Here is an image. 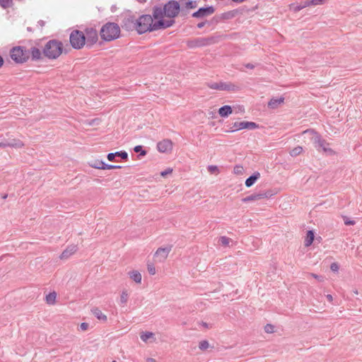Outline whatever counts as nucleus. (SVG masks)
I'll use <instances>...</instances> for the list:
<instances>
[{
    "label": "nucleus",
    "mask_w": 362,
    "mask_h": 362,
    "mask_svg": "<svg viewBox=\"0 0 362 362\" xmlns=\"http://www.w3.org/2000/svg\"><path fill=\"white\" fill-rule=\"evenodd\" d=\"M180 11V1L176 0H169L165 4H159L151 8V13L154 19L162 20L163 21H172L175 23V18L179 16Z\"/></svg>",
    "instance_id": "1"
},
{
    "label": "nucleus",
    "mask_w": 362,
    "mask_h": 362,
    "mask_svg": "<svg viewBox=\"0 0 362 362\" xmlns=\"http://www.w3.org/2000/svg\"><path fill=\"white\" fill-rule=\"evenodd\" d=\"M173 23L172 21H163L162 20L154 19L153 14H143L137 18L136 32L141 35L147 32L165 30L170 28Z\"/></svg>",
    "instance_id": "2"
},
{
    "label": "nucleus",
    "mask_w": 362,
    "mask_h": 362,
    "mask_svg": "<svg viewBox=\"0 0 362 362\" xmlns=\"http://www.w3.org/2000/svg\"><path fill=\"white\" fill-rule=\"evenodd\" d=\"M63 51L62 42L55 39L47 42L42 49L44 56L49 59H57L63 53Z\"/></svg>",
    "instance_id": "3"
},
{
    "label": "nucleus",
    "mask_w": 362,
    "mask_h": 362,
    "mask_svg": "<svg viewBox=\"0 0 362 362\" xmlns=\"http://www.w3.org/2000/svg\"><path fill=\"white\" fill-rule=\"evenodd\" d=\"M100 35L104 41L115 40L120 36V27L116 23L107 22L102 26Z\"/></svg>",
    "instance_id": "4"
},
{
    "label": "nucleus",
    "mask_w": 362,
    "mask_h": 362,
    "mask_svg": "<svg viewBox=\"0 0 362 362\" xmlns=\"http://www.w3.org/2000/svg\"><path fill=\"white\" fill-rule=\"evenodd\" d=\"M10 57L16 64H23L30 59V52L25 47L16 46L10 50Z\"/></svg>",
    "instance_id": "5"
},
{
    "label": "nucleus",
    "mask_w": 362,
    "mask_h": 362,
    "mask_svg": "<svg viewBox=\"0 0 362 362\" xmlns=\"http://www.w3.org/2000/svg\"><path fill=\"white\" fill-rule=\"evenodd\" d=\"M71 46L75 49H82L86 44L85 33L79 30H74L69 35Z\"/></svg>",
    "instance_id": "6"
},
{
    "label": "nucleus",
    "mask_w": 362,
    "mask_h": 362,
    "mask_svg": "<svg viewBox=\"0 0 362 362\" xmlns=\"http://www.w3.org/2000/svg\"><path fill=\"white\" fill-rule=\"evenodd\" d=\"M207 86L214 90H228L236 92L240 90V86L235 85L232 83H225V82H218V83H207Z\"/></svg>",
    "instance_id": "7"
},
{
    "label": "nucleus",
    "mask_w": 362,
    "mask_h": 362,
    "mask_svg": "<svg viewBox=\"0 0 362 362\" xmlns=\"http://www.w3.org/2000/svg\"><path fill=\"white\" fill-rule=\"evenodd\" d=\"M137 18L134 15L126 14L122 17L121 27L127 31H136Z\"/></svg>",
    "instance_id": "8"
},
{
    "label": "nucleus",
    "mask_w": 362,
    "mask_h": 362,
    "mask_svg": "<svg viewBox=\"0 0 362 362\" xmlns=\"http://www.w3.org/2000/svg\"><path fill=\"white\" fill-rule=\"evenodd\" d=\"M86 47L90 48L98 40V31L93 28H86L84 31Z\"/></svg>",
    "instance_id": "9"
},
{
    "label": "nucleus",
    "mask_w": 362,
    "mask_h": 362,
    "mask_svg": "<svg viewBox=\"0 0 362 362\" xmlns=\"http://www.w3.org/2000/svg\"><path fill=\"white\" fill-rule=\"evenodd\" d=\"M214 37H197L188 40L187 45L189 48H194L209 45L214 43Z\"/></svg>",
    "instance_id": "10"
},
{
    "label": "nucleus",
    "mask_w": 362,
    "mask_h": 362,
    "mask_svg": "<svg viewBox=\"0 0 362 362\" xmlns=\"http://www.w3.org/2000/svg\"><path fill=\"white\" fill-rule=\"evenodd\" d=\"M259 125L254 122H235L233 124L232 129L228 130V132H233L235 131L247 129H255L258 128Z\"/></svg>",
    "instance_id": "11"
},
{
    "label": "nucleus",
    "mask_w": 362,
    "mask_h": 362,
    "mask_svg": "<svg viewBox=\"0 0 362 362\" xmlns=\"http://www.w3.org/2000/svg\"><path fill=\"white\" fill-rule=\"evenodd\" d=\"M313 142L317 150L320 151L322 149L325 153H333L334 151L329 147V144L320 135L316 134L313 138Z\"/></svg>",
    "instance_id": "12"
},
{
    "label": "nucleus",
    "mask_w": 362,
    "mask_h": 362,
    "mask_svg": "<svg viewBox=\"0 0 362 362\" xmlns=\"http://www.w3.org/2000/svg\"><path fill=\"white\" fill-rule=\"evenodd\" d=\"M215 12V8L213 6L206 7H201L197 11L192 14V16L195 18H202L209 16Z\"/></svg>",
    "instance_id": "13"
},
{
    "label": "nucleus",
    "mask_w": 362,
    "mask_h": 362,
    "mask_svg": "<svg viewBox=\"0 0 362 362\" xmlns=\"http://www.w3.org/2000/svg\"><path fill=\"white\" fill-rule=\"evenodd\" d=\"M272 193L270 191L259 192V193H254L242 199L243 202H250L253 201L259 200L264 198H269L272 196Z\"/></svg>",
    "instance_id": "14"
},
{
    "label": "nucleus",
    "mask_w": 362,
    "mask_h": 362,
    "mask_svg": "<svg viewBox=\"0 0 362 362\" xmlns=\"http://www.w3.org/2000/svg\"><path fill=\"white\" fill-rule=\"evenodd\" d=\"M238 14V11L236 9L224 12L221 13L220 16H215L212 18L211 22H215L216 23H217L221 21L230 20L235 18Z\"/></svg>",
    "instance_id": "15"
},
{
    "label": "nucleus",
    "mask_w": 362,
    "mask_h": 362,
    "mask_svg": "<svg viewBox=\"0 0 362 362\" xmlns=\"http://www.w3.org/2000/svg\"><path fill=\"white\" fill-rule=\"evenodd\" d=\"M171 249L172 246L159 247L155 253V257L158 258L159 262H163L167 259Z\"/></svg>",
    "instance_id": "16"
},
{
    "label": "nucleus",
    "mask_w": 362,
    "mask_h": 362,
    "mask_svg": "<svg viewBox=\"0 0 362 362\" xmlns=\"http://www.w3.org/2000/svg\"><path fill=\"white\" fill-rule=\"evenodd\" d=\"M157 149L159 152L167 153L173 149V142L170 139H163L157 144Z\"/></svg>",
    "instance_id": "17"
},
{
    "label": "nucleus",
    "mask_w": 362,
    "mask_h": 362,
    "mask_svg": "<svg viewBox=\"0 0 362 362\" xmlns=\"http://www.w3.org/2000/svg\"><path fill=\"white\" fill-rule=\"evenodd\" d=\"M116 156L120 157L122 160H127L128 159V153L124 151H117L115 153H110L107 156L109 161H114Z\"/></svg>",
    "instance_id": "18"
},
{
    "label": "nucleus",
    "mask_w": 362,
    "mask_h": 362,
    "mask_svg": "<svg viewBox=\"0 0 362 362\" xmlns=\"http://www.w3.org/2000/svg\"><path fill=\"white\" fill-rule=\"evenodd\" d=\"M29 52H30V57H31V59L33 61H37V60H40L42 59V54L43 53L37 47H32L30 48V49H29Z\"/></svg>",
    "instance_id": "19"
},
{
    "label": "nucleus",
    "mask_w": 362,
    "mask_h": 362,
    "mask_svg": "<svg viewBox=\"0 0 362 362\" xmlns=\"http://www.w3.org/2000/svg\"><path fill=\"white\" fill-rule=\"evenodd\" d=\"M78 250L76 245H71L69 246L66 250H64L60 255V258L66 259L69 257L71 255L74 254Z\"/></svg>",
    "instance_id": "20"
},
{
    "label": "nucleus",
    "mask_w": 362,
    "mask_h": 362,
    "mask_svg": "<svg viewBox=\"0 0 362 362\" xmlns=\"http://www.w3.org/2000/svg\"><path fill=\"white\" fill-rule=\"evenodd\" d=\"M260 177V173L259 172L254 173L252 175H250L245 180V186L247 187H250L252 186L255 182Z\"/></svg>",
    "instance_id": "21"
},
{
    "label": "nucleus",
    "mask_w": 362,
    "mask_h": 362,
    "mask_svg": "<svg viewBox=\"0 0 362 362\" xmlns=\"http://www.w3.org/2000/svg\"><path fill=\"white\" fill-rule=\"evenodd\" d=\"M128 275L131 279H132L136 284H141V274L137 270H133L128 272Z\"/></svg>",
    "instance_id": "22"
},
{
    "label": "nucleus",
    "mask_w": 362,
    "mask_h": 362,
    "mask_svg": "<svg viewBox=\"0 0 362 362\" xmlns=\"http://www.w3.org/2000/svg\"><path fill=\"white\" fill-rule=\"evenodd\" d=\"M284 101V98L281 97L279 98H272L268 102V107L270 109H276L278 107V106L283 103Z\"/></svg>",
    "instance_id": "23"
},
{
    "label": "nucleus",
    "mask_w": 362,
    "mask_h": 362,
    "mask_svg": "<svg viewBox=\"0 0 362 362\" xmlns=\"http://www.w3.org/2000/svg\"><path fill=\"white\" fill-rule=\"evenodd\" d=\"M233 112L232 107L230 105H223L218 110V114L222 117H227Z\"/></svg>",
    "instance_id": "24"
},
{
    "label": "nucleus",
    "mask_w": 362,
    "mask_h": 362,
    "mask_svg": "<svg viewBox=\"0 0 362 362\" xmlns=\"http://www.w3.org/2000/svg\"><path fill=\"white\" fill-rule=\"evenodd\" d=\"M24 146L23 143L20 140H13V142L11 143H0V147L6 148V147H16V148H21Z\"/></svg>",
    "instance_id": "25"
},
{
    "label": "nucleus",
    "mask_w": 362,
    "mask_h": 362,
    "mask_svg": "<svg viewBox=\"0 0 362 362\" xmlns=\"http://www.w3.org/2000/svg\"><path fill=\"white\" fill-rule=\"evenodd\" d=\"M91 312L94 315V316L102 321H107V316L102 313V311L98 308H94L91 310Z\"/></svg>",
    "instance_id": "26"
},
{
    "label": "nucleus",
    "mask_w": 362,
    "mask_h": 362,
    "mask_svg": "<svg viewBox=\"0 0 362 362\" xmlns=\"http://www.w3.org/2000/svg\"><path fill=\"white\" fill-rule=\"evenodd\" d=\"M315 238V234L313 230H308L306 237L305 238L304 245L305 247L311 245Z\"/></svg>",
    "instance_id": "27"
},
{
    "label": "nucleus",
    "mask_w": 362,
    "mask_h": 362,
    "mask_svg": "<svg viewBox=\"0 0 362 362\" xmlns=\"http://www.w3.org/2000/svg\"><path fill=\"white\" fill-rule=\"evenodd\" d=\"M105 163L100 160H94L89 163V165L93 168L105 170Z\"/></svg>",
    "instance_id": "28"
},
{
    "label": "nucleus",
    "mask_w": 362,
    "mask_h": 362,
    "mask_svg": "<svg viewBox=\"0 0 362 362\" xmlns=\"http://www.w3.org/2000/svg\"><path fill=\"white\" fill-rule=\"evenodd\" d=\"M57 293L54 292L49 293L46 296V301L49 305H53L55 303Z\"/></svg>",
    "instance_id": "29"
},
{
    "label": "nucleus",
    "mask_w": 362,
    "mask_h": 362,
    "mask_svg": "<svg viewBox=\"0 0 362 362\" xmlns=\"http://www.w3.org/2000/svg\"><path fill=\"white\" fill-rule=\"evenodd\" d=\"M13 5V0H0V6L3 9H7L12 7Z\"/></svg>",
    "instance_id": "30"
},
{
    "label": "nucleus",
    "mask_w": 362,
    "mask_h": 362,
    "mask_svg": "<svg viewBox=\"0 0 362 362\" xmlns=\"http://www.w3.org/2000/svg\"><path fill=\"white\" fill-rule=\"evenodd\" d=\"M183 6L187 9H194L197 7V1L193 0H187Z\"/></svg>",
    "instance_id": "31"
},
{
    "label": "nucleus",
    "mask_w": 362,
    "mask_h": 362,
    "mask_svg": "<svg viewBox=\"0 0 362 362\" xmlns=\"http://www.w3.org/2000/svg\"><path fill=\"white\" fill-rule=\"evenodd\" d=\"M129 298V294L127 290H123L120 296V304L124 305L127 303Z\"/></svg>",
    "instance_id": "32"
},
{
    "label": "nucleus",
    "mask_w": 362,
    "mask_h": 362,
    "mask_svg": "<svg viewBox=\"0 0 362 362\" xmlns=\"http://www.w3.org/2000/svg\"><path fill=\"white\" fill-rule=\"evenodd\" d=\"M134 151L136 153H139V157L144 156L147 153V151L146 150L143 149V146H140V145L136 146L134 148Z\"/></svg>",
    "instance_id": "33"
},
{
    "label": "nucleus",
    "mask_w": 362,
    "mask_h": 362,
    "mask_svg": "<svg viewBox=\"0 0 362 362\" xmlns=\"http://www.w3.org/2000/svg\"><path fill=\"white\" fill-rule=\"evenodd\" d=\"M303 151V148L300 146H298L295 148H293L291 151H290V155L293 157L294 156H298L299 154H300Z\"/></svg>",
    "instance_id": "34"
},
{
    "label": "nucleus",
    "mask_w": 362,
    "mask_h": 362,
    "mask_svg": "<svg viewBox=\"0 0 362 362\" xmlns=\"http://www.w3.org/2000/svg\"><path fill=\"white\" fill-rule=\"evenodd\" d=\"M153 333L151 332H141L140 337L144 341H146L148 339L153 337Z\"/></svg>",
    "instance_id": "35"
},
{
    "label": "nucleus",
    "mask_w": 362,
    "mask_h": 362,
    "mask_svg": "<svg viewBox=\"0 0 362 362\" xmlns=\"http://www.w3.org/2000/svg\"><path fill=\"white\" fill-rule=\"evenodd\" d=\"M324 1L325 0H308L305 2V5L304 6V7L310 5H320L322 4ZM302 8H303V6Z\"/></svg>",
    "instance_id": "36"
},
{
    "label": "nucleus",
    "mask_w": 362,
    "mask_h": 362,
    "mask_svg": "<svg viewBox=\"0 0 362 362\" xmlns=\"http://www.w3.org/2000/svg\"><path fill=\"white\" fill-rule=\"evenodd\" d=\"M209 347V344L207 340H202L199 344V348L202 351H205Z\"/></svg>",
    "instance_id": "37"
},
{
    "label": "nucleus",
    "mask_w": 362,
    "mask_h": 362,
    "mask_svg": "<svg viewBox=\"0 0 362 362\" xmlns=\"http://www.w3.org/2000/svg\"><path fill=\"white\" fill-rule=\"evenodd\" d=\"M231 241V239L226 236H221L219 238L220 243L223 246H228Z\"/></svg>",
    "instance_id": "38"
},
{
    "label": "nucleus",
    "mask_w": 362,
    "mask_h": 362,
    "mask_svg": "<svg viewBox=\"0 0 362 362\" xmlns=\"http://www.w3.org/2000/svg\"><path fill=\"white\" fill-rule=\"evenodd\" d=\"M244 172L243 167L242 165H235L233 168V173L235 175H242Z\"/></svg>",
    "instance_id": "39"
},
{
    "label": "nucleus",
    "mask_w": 362,
    "mask_h": 362,
    "mask_svg": "<svg viewBox=\"0 0 362 362\" xmlns=\"http://www.w3.org/2000/svg\"><path fill=\"white\" fill-rule=\"evenodd\" d=\"M147 269H148V273L151 275H154L156 274V268H155L153 264L148 263L147 264Z\"/></svg>",
    "instance_id": "40"
},
{
    "label": "nucleus",
    "mask_w": 362,
    "mask_h": 362,
    "mask_svg": "<svg viewBox=\"0 0 362 362\" xmlns=\"http://www.w3.org/2000/svg\"><path fill=\"white\" fill-rule=\"evenodd\" d=\"M189 13V9L186 8L184 6H180V16L181 17H186Z\"/></svg>",
    "instance_id": "41"
},
{
    "label": "nucleus",
    "mask_w": 362,
    "mask_h": 362,
    "mask_svg": "<svg viewBox=\"0 0 362 362\" xmlns=\"http://www.w3.org/2000/svg\"><path fill=\"white\" fill-rule=\"evenodd\" d=\"M264 331L267 333H273L274 332V327L271 324H267L264 327Z\"/></svg>",
    "instance_id": "42"
},
{
    "label": "nucleus",
    "mask_w": 362,
    "mask_h": 362,
    "mask_svg": "<svg viewBox=\"0 0 362 362\" xmlns=\"http://www.w3.org/2000/svg\"><path fill=\"white\" fill-rule=\"evenodd\" d=\"M122 168L121 165H115L105 163V170H112V169H119Z\"/></svg>",
    "instance_id": "43"
},
{
    "label": "nucleus",
    "mask_w": 362,
    "mask_h": 362,
    "mask_svg": "<svg viewBox=\"0 0 362 362\" xmlns=\"http://www.w3.org/2000/svg\"><path fill=\"white\" fill-rule=\"evenodd\" d=\"M339 267L337 262H333L330 265V269L334 272H337L339 271Z\"/></svg>",
    "instance_id": "44"
},
{
    "label": "nucleus",
    "mask_w": 362,
    "mask_h": 362,
    "mask_svg": "<svg viewBox=\"0 0 362 362\" xmlns=\"http://www.w3.org/2000/svg\"><path fill=\"white\" fill-rule=\"evenodd\" d=\"M208 170L211 173H214L215 172H218V168L216 165H209Z\"/></svg>",
    "instance_id": "45"
},
{
    "label": "nucleus",
    "mask_w": 362,
    "mask_h": 362,
    "mask_svg": "<svg viewBox=\"0 0 362 362\" xmlns=\"http://www.w3.org/2000/svg\"><path fill=\"white\" fill-rule=\"evenodd\" d=\"M310 275L313 278H315V279H317L319 281H324V277L322 276H320V275H317V274H313V273H311Z\"/></svg>",
    "instance_id": "46"
},
{
    "label": "nucleus",
    "mask_w": 362,
    "mask_h": 362,
    "mask_svg": "<svg viewBox=\"0 0 362 362\" xmlns=\"http://www.w3.org/2000/svg\"><path fill=\"white\" fill-rule=\"evenodd\" d=\"M172 172H173V169L172 168H168L167 170H165L164 171H162L160 173V175L163 176V177H165L167 175L171 173Z\"/></svg>",
    "instance_id": "47"
},
{
    "label": "nucleus",
    "mask_w": 362,
    "mask_h": 362,
    "mask_svg": "<svg viewBox=\"0 0 362 362\" xmlns=\"http://www.w3.org/2000/svg\"><path fill=\"white\" fill-rule=\"evenodd\" d=\"M88 328V324L87 322H82V323L80 325V329H81L82 331H85V330H86Z\"/></svg>",
    "instance_id": "48"
},
{
    "label": "nucleus",
    "mask_w": 362,
    "mask_h": 362,
    "mask_svg": "<svg viewBox=\"0 0 362 362\" xmlns=\"http://www.w3.org/2000/svg\"><path fill=\"white\" fill-rule=\"evenodd\" d=\"M344 223L346 226H353L355 224V221L352 220H345Z\"/></svg>",
    "instance_id": "49"
},
{
    "label": "nucleus",
    "mask_w": 362,
    "mask_h": 362,
    "mask_svg": "<svg viewBox=\"0 0 362 362\" xmlns=\"http://www.w3.org/2000/svg\"><path fill=\"white\" fill-rule=\"evenodd\" d=\"M245 66L247 69H253L255 66L251 63H247V64H245Z\"/></svg>",
    "instance_id": "50"
},
{
    "label": "nucleus",
    "mask_w": 362,
    "mask_h": 362,
    "mask_svg": "<svg viewBox=\"0 0 362 362\" xmlns=\"http://www.w3.org/2000/svg\"><path fill=\"white\" fill-rule=\"evenodd\" d=\"M206 23H208V21H204V22L199 23L197 24V28H202L206 25Z\"/></svg>",
    "instance_id": "51"
},
{
    "label": "nucleus",
    "mask_w": 362,
    "mask_h": 362,
    "mask_svg": "<svg viewBox=\"0 0 362 362\" xmlns=\"http://www.w3.org/2000/svg\"><path fill=\"white\" fill-rule=\"evenodd\" d=\"M327 298L330 302L332 301V300H333L332 296L330 294L327 295Z\"/></svg>",
    "instance_id": "52"
},
{
    "label": "nucleus",
    "mask_w": 362,
    "mask_h": 362,
    "mask_svg": "<svg viewBox=\"0 0 362 362\" xmlns=\"http://www.w3.org/2000/svg\"><path fill=\"white\" fill-rule=\"evenodd\" d=\"M38 23L40 24V26H44L45 25V21H42V20H40L38 21Z\"/></svg>",
    "instance_id": "53"
},
{
    "label": "nucleus",
    "mask_w": 362,
    "mask_h": 362,
    "mask_svg": "<svg viewBox=\"0 0 362 362\" xmlns=\"http://www.w3.org/2000/svg\"><path fill=\"white\" fill-rule=\"evenodd\" d=\"M147 362H156V361L153 358H147Z\"/></svg>",
    "instance_id": "54"
},
{
    "label": "nucleus",
    "mask_w": 362,
    "mask_h": 362,
    "mask_svg": "<svg viewBox=\"0 0 362 362\" xmlns=\"http://www.w3.org/2000/svg\"><path fill=\"white\" fill-rule=\"evenodd\" d=\"M202 326L206 327V328H208L209 327V325L206 322H202Z\"/></svg>",
    "instance_id": "55"
},
{
    "label": "nucleus",
    "mask_w": 362,
    "mask_h": 362,
    "mask_svg": "<svg viewBox=\"0 0 362 362\" xmlns=\"http://www.w3.org/2000/svg\"><path fill=\"white\" fill-rule=\"evenodd\" d=\"M138 2L141 3V4H144L146 2V0H137Z\"/></svg>",
    "instance_id": "56"
},
{
    "label": "nucleus",
    "mask_w": 362,
    "mask_h": 362,
    "mask_svg": "<svg viewBox=\"0 0 362 362\" xmlns=\"http://www.w3.org/2000/svg\"><path fill=\"white\" fill-rule=\"evenodd\" d=\"M187 0H180L179 1H180V4L181 3L183 5L185 2H187Z\"/></svg>",
    "instance_id": "57"
},
{
    "label": "nucleus",
    "mask_w": 362,
    "mask_h": 362,
    "mask_svg": "<svg viewBox=\"0 0 362 362\" xmlns=\"http://www.w3.org/2000/svg\"><path fill=\"white\" fill-rule=\"evenodd\" d=\"M7 197H8V194H5L2 197V198L5 199H6V198H7Z\"/></svg>",
    "instance_id": "58"
},
{
    "label": "nucleus",
    "mask_w": 362,
    "mask_h": 362,
    "mask_svg": "<svg viewBox=\"0 0 362 362\" xmlns=\"http://www.w3.org/2000/svg\"><path fill=\"white\" fill-rule=\"evenodd\" d=\"M28 31H31V28H28Z\"/></svg>",
    "instance_id": "59"
},
{
    "label": "nucleus",
    "mask_w": 362,
    "mask_h": 362,
    "mask_svg": "<svg viewBox=\"0 0 362 362\" xmlns=\"http://www.w3.org/2000/svg\"><path fill=\"white\" fill-rule=\"evenodd\" d=\"M112 362H117L116 361H113Z\"/></svg>",
    "instance_id": "60"
}]
</instances>
